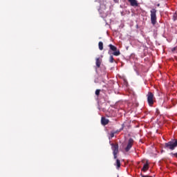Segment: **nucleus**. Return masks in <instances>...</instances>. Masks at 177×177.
<instances>
[{
  "mask_svg": "<svg viewBox=\"0 0 177 177\" xmlns=\"http://www.w3.org/2000/svg\"><path fill=\"white\" fill-rule=\"evenodd\" d=\"M177 147V139H173L168 142L165 143L164 148L167 150H175Z\"/></svg>",
  "mask_w": 177,
  "mask_h": 177,
  "instance_id": "nucleus-1",
  "label": "nucleus"
},
{
  "mask_svg": "<svg viewBox=\"0 0 177 177\" xmlns=\"http://www.w3.org/2000/svg\"><path fill=\"white\" fill-rule=\"evenodd\" d=\"M106 3H107V1L104 0L103 3L100 4V8L98 10V12L101 15V17L104 19L107 16V11L106 10Z\"/></svg>",
  "mask_w": 177,
  "mask_h": 177,
  "instance_id": "nucleus-2",
  "label": "nucleus"
},
{
  "mask_svg": "<svg viewBox=\"0 0 177 177\" xmlns=\"http://www.w3.org/2000/svg\"><path fill=\"white\" fill-rule=\"evenodd\" d=\"M151 23L153 26H156L157 23V10L155 8L151 10Z\"/></svg>",
  "mask_w": 177,
  "mask_h": 177,
  "instance_id": "nucleus-3",
  "label": "nucleus"
},
{
  "mask_svg": "<svg viewBox=\"0 0 177 177\" xmlns=\"http://www.w3.org/2000/svg\"><path fill=\"white\" fill-rule=\"evenodd\" d=\"M118 148V144H111V149L113 151V154L115 160H117L118 158L117 154H118L119 153Z\"/></svg>",
  "mask_w": 177,
  "mask_h": 177,
  "instance_id": "nucleus-4",
  "label": "nucleus"
},
{
  "mask_svg": "<svg viewBox=\"0 0 177 177\" xmlns=\"http://www.w3.org/2000/svg\"><path fill=\"white\" fill-rule=\"evenodd\" d=\"M147 102L149 106H153L154 104V94L151 92H149L147 95Z\"/></svg>",
  "mask_w": 177,
  "mask_h": 177,
  "instance_id": "nucleus-5",
  "label": "nucleus"
},
{
  "mask_svg": "<svg viewBox=\"0 0 177 177\" xmlns=\"http://www.w3.org/2000/svg\"><path fill=\"white\" fill-rule=\"evenodd\" d=\"M109 48H110L111 50H112V52H113V56H120V55H121L120 50L117 49V48L113 44H109Z\"/></svg>",
  "mask_w": 177,
  "mask_h": 177,
  "instance_id": "nucleus-6",
  "label": "nucleus"
},
{
  "mask_svg": "<svg viewBox=\"0 0 177 177\" xmlns=\"http://www.w3.org/2000/svg\"><path fill=\"white\" fill-rule=\"evenodd\" d=\"M134 142L135 141L132 138L129 139L127 146L125 148V151L128 153V151H129L131 149H132V146H133Z\"/></svg>",
  "mask_w": 177,
  "mask_h": 177,
  "instance_id": "nucleus-7",
  "label": "nucleus"
},
{
  "mask_svg": "<svg viewBox=\"0 0 177 177\" xmlns=\"http://www.w3.org/2000/svg\"><path fill=\"white\" fill-rule=\"evenodd\" d=\"M95 64L97 68H100V65L102 64V59L100 57L95 59Z\"/></svg>",
  "mask_w": 177,
  "mask_h": 177,
  "instance_id": "nucleus-8",
  "label": "nucleus"
},
{
  "mask_svg": "<svg viewBox=\"0 0 177 177\" xmlns=\"http://www.w3.org/2000/svg\"><path fill=\"white\" fill-rule=\"evenodd\" d=\"M109 119H107V118H104V117H102V118H101V124H102V125H107V124H109Z\"/></svg>",
  "mask_w": 177,
  "mask_h": 177,
  "instance_id": "nucleus-9",
  "label": "nucleus"
},
{
  "mask_svg": "<svg viewBox=\"0 0 177 177\" xmlns=\"http://www.w3.org/2000/svg\"><path fill=\"white\" fill-rule=\"evenodd\" d=\"M128 1L130 3V5L131 6H139L137 0H128Z\"/></svg>",
  "mask_w": 177,
  "mask_h": 177,
  "instance_id": "nucleus-10",
  "label": "nucleus"
},
{
  "mask_svg": "<svg viewBox=\"0 0 177 177\" xmlns=\"http://www.w3.org/2000/svg\"><path fill=\"white\" fill-rule=\"evenodd\" d=\"M115 165L117 169H120L121 167V160H120V159H116V162L115 163Z\"/></svg>",
  "mask_w": 177,
  "mask_h": 177,
  "instance_id": "nucleus-11",
  "label": "nucleus"
},
{
  "mask_svg": "<svg viewBox=\"0 0 177 177\" xmlns=\"http://www.w3.org/2000/svg\"><path fill=\"white\" fill-rule=\"evenodd\" d=\"M147 169H149V162H147L146 164L144 165L142 171H143V172H146V171H147Z\"/></svg>",
  "mask_w": 177,
  "mask_h": 177,
  "instance_id": "nucleus-12",
  "label": "nucleus"
},
{
  "mask_svg": "<svg viewBox=\"0 0 177 177\" xmlns=\"http://www.w3.org/2000/svg\"><path fill=\"white\" fill-rule=\"evenodd\" d=\"M98 46H99L100 50H103V42L102 41H100L98 43Z\"/></svg>",
  "mask_w": 177,
  "mask_h": 177,
  "instance_id": "nucleus-13",
  "label": "nucleus"
},
{
  "mask_svg": "<svg viewBox=\"0 0 177 177\" xmlns=\"http://www.w3.org/2000/svg\"><path fill=\"white\" fill-rule=\"evenodd\" d=\"M109 62H110V63H114V57H113V55L110 56Z\"/></svg>",
  "mask_w": 177,
  "mask_h": 177,
  "instance_id": "nucleus-14",
  "label": "nucleus"
},
{
  "mask_svg": "<svg viewBox=\"0 0 177 177\" xmlns=\"http://www.w3.org/2000/svg\"><path fill=\"white\" fill-rule=\"evenodd\" d=\"M95 95L96 96H99V95H100V89H97L95 91Z\"/></svg>",
  "mask_w": 177,
  "mask_h": 177,
  "instance_id": "nucleus-15",
  "label": "nucleus"
},
{
  "mask_svg": "<svg viewBox=\"0 0 177 177\" xmlns=\"http://www.w3.org/2000/svg\"><path fill=\"white\" fill-rule=\"evenodd\" d=\"M171 156H172V157H176L177 158V153H171Z\"/></svg>",
  "mask_w": 177,
  "mask_h": 177,
  "instance_id": "nucleus-16",
  "label": "nucleus"
},
{
  "mask_svg": "<svg viewBox=\"0 0 177 177\" xmlns=\"http://www.w3.org/2000/svg\"><path fill=\"white\" fill-rule=\"evenodd\" d=\"M117 132H111V138H114V134L116 133Z\"/></svg>",
  "mask_w": 177,
  "mask_h": 177,
  "instance_id": "nucleus-17",
  "label": "nucleus"
},
{
  "mask_svg": "<svg viewBox=\"0 0 177 177\" xmlns=\"http://www.w3.org/2000/svg\"><path fill=\"white\" fill-rule=\"evenodd\" d=\"M141 177H153V176H149V175H143V174H141Z\"/></svg>",
  "mask_w": 177,
  "mask_h": 177,
  "instance_id": "nucleus-18",
  "label": "nucleus"
},
{
  "mask_svg": "<svg viewBox=\"0 0 177 177\" xmlns=\"http://www.w3.org/2000/svg\"><path fill=\"white\" fill-rule=\"evenodd\" d=\"M174 50H176V47L172 48V52H174Z\"/></svg>",
  "mask_w": 177,
  "mask_h": 177,
  "instance_id": "nucleus-19",
  "label": "nucleus"
},
{
  "mask_svg": "<svg viewBox=\"0 0 177 177\" xmlns=\"http://www.w3.org/2000/svg\"><path fill=\"white\" fill-rule=\"evenodd\" d=\"M113 1L117 3L118 2V0H113Z\"/></svg>",
  "mask_w": 177,
  "mask_h": 177,
  "instance_id": "nucleus-20",
  "label": "nucleus"
}]
</instances>
